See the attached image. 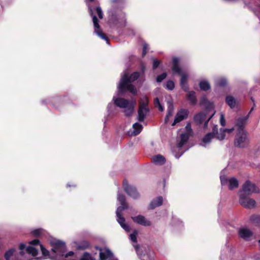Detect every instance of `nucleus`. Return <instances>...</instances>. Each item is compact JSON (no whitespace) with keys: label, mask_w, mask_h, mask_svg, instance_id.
<instances>
[{"label":"nucleus","mask_w":260,"mask_h":260,"mask_svg":"<svg viewBox=\"0 0 260 260\" xmlns=\"http://www.w3.org/2000/svg\"><path fill=\"white\" fill-rule=\"evenodd\" d=\"M185 129L187 131V133L186 134H188V135H190V134L192 132L191 127V124L190 123H188L187 124V125L185 126Z\"/></svg>","instance_id":"58836bf2"},{"label":"nucleus","mask_w":260,"mask_h":260,"mask_svg":"<svg viewBox=\"0 0 260 260\" xmlns=\"http://www.w3.org/2000/svg\"><path fill=\"white\" fill-rule=\"evenodd\" d=\"M250 220L256 225L260 227V216L253 215L250 217Z\"/></svg>","instance_id":"c756f323"},{"label":"nucleus","mask_w":260,"mask_h":260,"mask_svg":"<svg viewBox=\"0 0 260 260\" xmlns=\"http://www.w3.org/2000/svg\"><path fill=\"white\" fill-rule=\"evenodd\" d=\"M239 203L243 207L247 209H253L256 206V202L248 196L243 194L239 197Z\"/></svg>","instance_id":"1a4fd4ad"},{"label":"nucleus","mask_w":260,"mask_h":260,"mask_svg":"<svg viewBox=\"0 0 260 260\" xmlns=\"http://www.w3.org/2000/svg\"><path fill=\"white\" fill-rule=\"evenodd\" d=\"M208 103V100L205 96H203L200 101V104L201 105H206Z\"/></svg>","instance_id":"37998d69"},{"label":"nucleus","mask_w":260,"mask_h":260,"mask_svg":"<svg viewBox=\"0 0 260 260\" xmlns=\"http://www.w3.org/2000/svg\"><path fill=\"white\" fill-rule=\"evenodd\" d=\"M115 105L111 103H109L107 106L108 116L114 115L117 113V109L115 107Z\"/></svg>","instance_id":"bb28decb"},{"label":"nucleus","mask_w":260,"mask_h":260,"mask_svg":"<svg viewBox=\"0 0 260 260\" xmlns=\"http://www.w3.org/2000/svg\"><path fill=\"white\" fill-rule=\"evenodd\" d=\"M139 77V73L137 72H134L129 76L128 72L125 71L121 76L118 85V92L120 94H123L126 91H128L131 93L136 94L137 91L132 83L137 80Z\"/></svg>","instance_id":"f257e3e1"},{"label":"nucleus","mask_w":260,"mask_h":260,"mask_svg":"<svg viewBox=\"0 0 260 260\" xmlns=\"http://www.w3.org/2000/svg\"><path fill=\"white\" fill-rule=\"evenodd\" d=\"M89 13L92 17V21L94 27V32L102 39L106 41L107 43H109V40L106 37V35L104 34L100 28L99 24V20L95 15H93V11L90 7L88 8Z\"/></svg>","instance_id":"6e6552de"},{"label":"nucleus","mask_w":260,"mask_h":260,"mask_svg":"<svg viewBox=\"0 0 260 260\" xmlns=\"http://www.w3.org/2000/svg\"><path fill=\"white\" fill-rule=\"evenodd\" d=\"M96 12L100 19H102L103 18V13L102 11L101 10V8L100 7H97L96 8Z\"/></svg>","instance_id":"4c0bfd02"},{"label":"nucleus","mask_w":260,"mask_h":260,"mask_svg":"<svg viewBox=\"0 0 260 260\" xmlns=\"http://www.w3.org/2000/svg\"><path fill=\"white\" fill-rule=\"evenodd\" d=\"M148 45L147 44H144L143 47V52H142V56H144L146 55L147 53V50L148 49Z\"/></svg>","instance_id":"ea45409f"},{"label":"nucleus","mask_w":260,"mask_h":260,"mask_svg":"<svg viewBox=\"0 0 260 260\" xmlns=\"http://www.w3.org/2000/svg\"><path fill=\"white\" fill-rule=\"evenodd\" d=\"M199 86L202 90H207L210 88V85L207 80H203L200 82Z\"/></svg>","instance_id":"c85d7f7f"},{"label":"nucleus","mask_w":260,"mask_h":260,"mask_svg":"<svg viewBox=\"0 0 260 260\" xmlns=\"http://www.w3.org/2000/svg\"><path fill=\"white\" fill-rule=\"evenodd\" d=\"M162 198L160 196L157 197L151 201L149 206V209L153 210L155 208L161 206L162 204Z\"/></svg>","instance_id":"4be33fe9"},{"label":"nucleus","mask_w":260,"mask_h":260,"mask_svg":"<svg viewBox=\"0 0 260 260\" xmlns=\"http://www.w3.org/2000/svg\"><path fill=\"white\" fill-rule=\"evenodd\" d=\"M168 104V110L167 114L166 116L165 121V123H168L169 120V118L172 116L173 113L174 107L173 103L171 101H168L167 103Z\"/></svg>","instance_id":"a878e982"},{"label":"nucleus","mask_w":260,"mask_h":260,"mask_svg":"<svg viewBox=\"0 0 260 260\" xmlns=\"http://www.w3.org/2000/svg\"><path fill=\"white\" fill-rule=\"evenodd\" d=\"M152 161L156 165L160 166L165 164L166 159L162 155L158 154L152 157Z\"/></svg>","instance_id":"b1692460"},{"label":"nucleus","mask_w":260,"mask_h":260,"mask_svg":"<svg viewBox=\"0 0 260 260\" xmlns=\"http://www.w3.org/2000/svg\"><path fill=\"white\" fill-rule=\"evenodd\" d=\"M160 64V61L157 59H153V69H155L157 68Z\"/></svg>","instance_id":"a19ab883"},{"label":"nucleus","mask_w":260,"mask_h":260,"mask_svg":"<svg viewBox=\"0 0 260 260\" xmlns=\"http://www.w3.org/2000/svg\"><path fill=\"white\" fill-rule=\"evenodd\" d=\"M225 102L228 106L232 109L234 108L237 105L238 102L232 95H228L225 98Z\"/></svg>","instance_id":"393cba45"},{"label":"nucleus","mask_w":260,"mask_h":260,"mask_svg":"<svg viewBox=\"0 0 260 260\" xmlns=\"http://www.w3.org/2000/svg\"><path fill=\"white\" fill-rule=\"evenodd\" d=\"M187 99L191 104H195L196 103V98L195 96V92L194 91H190L187 95Z\"/></svg>","instance_id":"7c9ffc66"},{"label":"nucleus","mask_w":260,"mask_h":260,"mask_svg":"<svg viewBox=\"0 0 260 260\" xmlns=\"http://www.w3.org/2000/svg\"><path fill=\"white\" fill-rule=\"evenodd\" d=\"M135 249H136V251L137 253V254L138 255H140V252H139V247L138 245H137L136 247H135Z\"/></svg>","instance_id":"49530a36"},{"label":"nucleus","mask_w":260,"mask_h":260,"mask_svg":"<svg viewBox=\"0 0 260 260\" xmlns=\"http://www.w3.org/2000/svg\"><path fill=\"white\" fill-rule=\"evenodd\" d=\"M253 110V108H252L248 115L244 117H239L236 120V122L235 123V128L237 129V132L246 131L244 129V127L248 119L249 115L250 114V113Z\"/></svg>","instance_id":"4468645a"},{"label":"nucleus","mask_w":260,"mask_h":260,"mask_svg":"<svg viewBox=\"0 0 260 260\" xmlns=\"http://www.w3.org/2000/svg\"><path fill=\"white\" fill-rule=\"evenodd\" d=\"M221 184L222 185H228L229 189L232 190L238 186L239 183L236 178L232 177L230 179H228L225 176L221 175L220 176Z\"/></svg>","instance_id":"9d476101"},{"label":"nucleus","mask_w":260,"mask_h":260,"mask_svg":"<svg viewBox=\"0 0 260 260\" xmlns=\"http://www.w3.org/2000/svg\"><path fill=\"white\" fill-rule=\"evenodd\" d=\"M188 115V111L186 110H181L176 114L175 118L173 123L172 124V126L175 125L177 123L179 122L182 120L187 118Z\"/></svg>","instance_id":"a211bd4d"},{"label":"nucleus","mask_w":260,"mask_h":260,"mask_svg":"<svg viewBox=\"0 0 260 260\" xmlns=\"http://www.w3.org/2000/svg\"><path fill=\"white\" fill-rule=\"evenodd\" d=\"M214 114L215 112H214L209 118H207L206 117V115L204 112L200 113L194 116V120L197 124H201L204 121H206L204 126V128H206L207 126L208 121L213 117Z\"/></svg>","instance_id":"2eb2a0df"},{"label":"nucleus","mask_w":260,"mask_h":260,"mask_svg":"<svg viewBox=\"0 0 260 260\" xmlns=\"http://www.w3.org/2000/svg\"><path fill=\"white\" fill-rule=\"evenodd\" d=\"M117 200L119 202L121 206L117 208L116 214L117 216V221L120 226L126 232L130 231L129 226L125 223V218L122 216V212L128 208L127 205L125 202V196L121 194L119 191L117 194Z\"/></svg>","instance_id":"7ed1b4c3"},{"label":"nucleus","mask_w":260,"mask_h":260,"mask_svg":"<svg viewBox=\"0 0 260 260\" xmlns=\"http://www.w3.org/2000/svg\"><path fill=\"white\" fill-rule=\"evenodd\" d=\"M154 104L156 107H158L159 111H162L164 110V108L160 104L159 99L157 98L154 99Z\"/></svg>","instance_id":"f704fd0d"},{"label":"nucleus","mask_w":260,"mask_h":260,"mask_svg":"<svg viewBox=\"0 0 260 260\" xmlns=\"http://www.w3.org/2000/svg\"><path fill=\"white\" fill-rule=\"evenodd\" d=\"M42 232V230L41 229H37L35 230L32 232V233L35 236L40 235Z\"/></svg>","instance_id":"79ce46f5"},{"label":"nucleus","mask_w":260,"mask_h":260,"mask_svg":"<svg viewBox=\"0 0 260 260\" xmlns=\"http://www.w3.org/2000/svg\"><path fill=\"white\" fill-rule=\"evenodd\" d=\"M71 185L69 184H67V186H70Z\"/></svg>","instance_id":"3c124183"},{"label":"nucleus","mask_w":260,"mask_h":260,"mask_svg":"<svg viewBox=\"0 0 260 260\" xmlns=\"http://www.w3.org/2000/svg\"><path fill=\"white\" fill-rule=\"evenodd\" d=\"M248 133L246 131L237 132L235 136L234 145L238 147H244L249 143Z\"/></svg>","instance_id":"39448f33"},{"label":"nucleus","mask_w":260,"mask_h":260,"mask_svg":"<svg viewBox=\"0 0 260 260\" xmlns=\"http://www.w3.org/2000/svg\"><path fill=\"white\" fill-rule=\"evenodd\" d=\"M258 192L259 189L256 187L255 184L247 180L244 183L241 189L239 191V196L242 194L244 196H249L252 193Z\"/></svg>","instance_id":"0eeeda50"},{"label":"nucleus","mask_w":260,"mask_h":260,"mask_svg":"<svg viewBox=\"0 0 260 260\" xmlns=\"http://www.w3.org/2000/svg\"><path fill=\"white\" fill-rule=\"evenodd\" d=\"M239 237L246 241H248L252 236V231L248 228L242 227L239 229L238 231Z\"/></svg>","instance_id":"dca6fc26"},{"label":"nucleus","mask_w":260,"mask_h":260,"mask_svg":"<svg viewBox=\"0 0 260 260\" xmlns=\"http://www.w3.org/2000/svg\"><path fill=\"white\" fill-rule=\"evenodd\" d=\"M110 19L113 21H117L120 23H121L123 24H125L126 22L125 19V14L122 12H120L117 14V15H115L113 14H112L111 16H110Z\"/></svg>","instance_id":"6ab92c4d"},{"label":"nucleus","mask_w":260,"mask_h":260,"mask_svg":"<svg viewBox=\"0 0 260 260\" xmlns=\"http://www.w3.org/2000/svg\"><path fill=\"white\" fill-rule=\"evenodd\" d=\"M215 82L217 85L222 87L226 84V80L225 78L220 77L216 79Z\"/></svg>","instance_id":"2f4dec72"},{"label":"nucleus","mask_w":260,"mask_h":260,"mask_svg":"<svg viewBox=\"0 0 260 260\" xmlns=\"http://www.w3.org/2000/svg\"><path fill=\"white\" fill-rule=\"evenodd\" d=\"M167 77V74L166 73H163L162 74L159 75L156 77V82H161L164 79H165Z\"/></svg>","instance_id":"c9c22d12"},{"label":"nucleus","mask_w":260,"mask_h":260,"mask_svg":"<svg viewBox=\"0 0 260 260\" xmlns=\"http://www.w3.org/2000/svg\"><path fill=\"white\" fill-rule=\"evenodd\" d=\"M142 128V125L141 124L136 122L133 124L132 129L128 132V135L133 136H137L140 133Z\"/></svg>","instance_id":"412c9836"},{"label":"nucleus","mask_w":260,"mask_h":260,"mask_svg":"<svg viewBox=\"0 0 260 260\" xmlns=\"http://www.w3.org/2000/svg\"><path fill=\"white\" fill-rule=\"evenodd\" d=\"M123 187L125 191L129 196L135 199L139 198V194L137 192L136 188L134 186L129 185L126 180L123 181Z\"/></svg>","instance_id":"f8f14e48"},{"label":"nucleus","mask_w":260,"mask_h":260,"mask_svg":"<svg viewBox=\"0 0 260 260\" xmlns=\"http://www.w3.org/2000/svg\"><path fill=\"white\" fill-rule=\"evenodd\" d=\"M220 123L222 126H224L225 125V120L224 117V115L222 113L220 114Z\"/></svg>","instance_id":"e433bc0d"},{"label":"nucleus","mask_w":260,"mask_h":260,"mask_svg":"<svg viewBox=\"0 0 260 260\" xmlns=\"http://www.w3.org/2000/svg\"><path fill=\"white\" fill-rule=\"evenodd\" d=\"M188 134H182L180 136V140L178 142L177 146L179 148H181L188 141L189 138Z\"/></svg>","instance_id":"cd10ccee"},{"label":"nucleus","mask_w":260,"mask_h":260,"mask_svg":"<svg viewBox=\"0 0 260 260\" xmlns=\"http://www.w3.org/2000/svg\"><path fill=\"white\" fill-rule=\"evenodd\" d=\"M112 100L116 106L123 109L122 112L126 116H130L132 115L136 105L135 100H126L114 96Z\"/></svg>","instance_id":"f03ea898"},{"label":"nucleus","mask_w":260,"mask_h":260,"mask_svg":"<svg viewBox=\"0 0 260 260\" xmlns=\"http://www.w3.org/2000/svg\"><path fill=\"white\" fill-rule=\"evenodd\" d=\"M212 133L214 135V137L216 136L217 139L222 141L225 138V132L223 128H220L219 131H218L217 126L214 125L213 127Z\"/></svg>","instance_id":"aec40b11"},{"label":"nucleus","mask_w":260,"mask_h":260,"mask_svg":"<svg viewBox=\"0 0 260 260\" xmlns=\"http://www.w3.org/2000/svg\"><path fill=\"white\" fill-rule=\"evenodd\" d=\"M234 129V128H230V129L226 128V129H224V131L225 132V133H228L230 134L233 132Z\"/></svg>","instance_id":"c03bdc74"},{"label":"nucleus","mask_w":260,"mask_h":260,"mask_svg":"<svg viewBox=\"0 0 260 260\" xmlns=\"http://www.w3.org/2000/svg\"><path fill=\"white\" fill-rule=\"evenodd\" d=\"M179 62V59L178 58L173 57L172 69L173 72L177 73L181 76L180 85L184 90H187L188 89L187 85V75L182 72L181 69L178 66Z\"/></svg>","instance_id":"20e7f679"},{"label":"nucleus","mask_w":260,"mask_h":260,"mask_svg":"<svg viewBox=\"0 0 260 260\" xmlns=\"http://www.w3.org/2000/svg\"><path fill=\"white\" fill-rule=\"evenodd\" d=\"M105 118V122L106 121H107L108 120V117H106Z\"/></svg>","instance_id":"de8ad7c7"},{"label":"nucleus","mask_w":260,"mask_h":260,"mask_svg":"<svg viewBox=\"0 0 260 260\" xmlns=\"http://www.w3.org/2000/svg\"><path fill=\"white\" fill-rule=\"evenodd\" d=\"M214 138V135L212 132L208 133L203 138L202 142L200 143V145L203 147H206L208 144L210 143L211 140Z\"/></svg>","instance_id":"5701e85b"},{"label":"nucleus","mask_w":260,"mask_h":260,"mask_svg":"<svg viewBox=\"0 0 260 260\" xmlns=\"http://www.w3.org/2000/svg\"><path fill=\"white\" fill-rule=\"evenodd\" d=\"M123 187L125 191L129 196L135 199L139 198V194L137 192L136 188L134 186L129 185L126 180L123 181Z\"/></svg>","instance_id":"ddd939ff"},{"label":"nucleus","mask_w":260,"mask_h":260,"mask_svg":"<svg viewBox=\"0 0 260 260\" xmlns=\"http://www.w3.org/2000/svg\"><path fill=\"white\" fill-rule=\"evenodd\" d=\"M175 157H176V158H179V157H180V156H177V155H175Z\"/></svg>","instance_id":"09e8293b"},{"label":"nucleus","mask_w":260,"mask_h":260,"mask_svg":"<svg viewBox=\"0 0 260 260\" xmlns=\"http://www.w3.org/2000/svg\"><path fill=\"white\" fill-rule=\"evenodd\" d=\"M89 1L90 2H93L94 0H89Z\"/></svg>","instance_id":"8fccbe9b"},{"label":"nucleus","mask_w":260,"mask_h":260,"mask_svg":"<svg viewBox=\"0 0 260 260\" xmlns=\"http://www.w3.org/2000/svg\"><path fill=\"white\" fill-rule=\"evenodd\" d=\"M259 243H260V240L258 241Z\"/></svg>","instance_id":"603ef678"},{"label":"nucleus","mask_w":260,"mask_h":260,"mask_svg":"<svg viewBox=\"0 0 260 260\" xmlns=\"http://www.w3.org/2000/svg\"><path fill=\"white\" fill-rule=\"evenodd\" d=\"M138 231L136 230H135L133 233L129 235L130 239L132 241L136 243L137 242V237L138 235Z\"/></svg>","instance_id":"72a5a7b5"},{"label":"nucleus","mask_w":260,"mask_h":260,"mask_svg":"<svg viewBox=\"0 0 260 260\" xmlns=\"http://www.w3.org/2000/svg\"><path fill=\"white\" fill-rule=\"evenodd\" d=\"M148 104V101L146 96H144L141 99L138 116V120L140 122H143L144 120L149 112V109L147 107Z\"/></svg>","instance_id":"423d86ee"},{"label":"nucleus","mask_w":260,"mask_h":260,"mask_svg":"<svg viewBox=\"0 0 260 260\" xmlns=\"http://www.w3.org/2000/svg\"><path fill=\"white\" fill-rule=\"evenodd\" d=\"M100 254V260H118L114 258L112 252L107 248H98Z\"/></svg>","instance_id":"9b49d317"},{"label":"nucleus","mask_w":260,"mask_h":260,"mask_svg":"<svg viewBox=\"0 0 260 260\" xmlns=\"http://www.w3.org/2000/svg\"><path fill=\"white\" fill-rule=\"evenodd\" d=\"M175 84L173 81L171 80H169L167 82L166 84V87L168 90H172L174 88Z\"/></svg>","instance_id":"473e14b6"},{"label":"nucleus","mask_w":260,"mask_h":260,"mask_svg":"<svg viewBox=\"0 0 260 260\" xmlns=\"http://www.w3.org/2000/svg\"><path fill=\"white\" fill-rule=\"evenodd\" d=\"M132 218L134 222L137 223L139 224L145 226H149L151 225V221L146 219L143 215H139L136 216L132 217Z\"/></svg>","instance_id":"f3484780"},{"label":"nucleus","mask_w":260,"mask_h":260,"mask_svg":"<svg viewBox=\"0 0 260 260\" xmlns=\"http://www.w3.org/2000/svg\"><path fill=\"white\" fill-rule=\"evenodd\" d=\"M87 246H88V244L86 243H84L83 246H79L78 248L79 249H84V248H86Z\"/></svg>","instance_id":"a18cd8bd"}]
</instances>
